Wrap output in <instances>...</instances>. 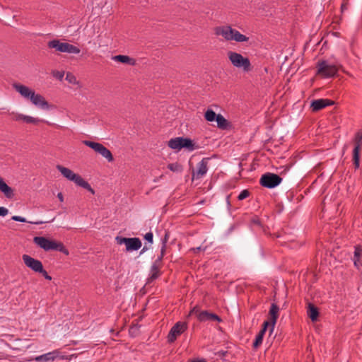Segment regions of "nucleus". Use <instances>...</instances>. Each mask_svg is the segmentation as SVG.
Listing matches in <instances>:
<instances>
[{
    "label": "nucleus",
    "mask_w": 362,
    "mask_h": 362,
    "mask_svg": "<svg viewBox=\"0 0 362 362\" xmlns=\"http://www.w3.org/2000/svg\"><path fill=\"white\" fill-rule=\"evenodd\" d=\"M13 87L23 98L30 100L35 106L42 110H49L50 108L49 104L46 101L45 98L40 94H36L35 92L29 87L20 83H14Z\"/></svg>",
    "instance_id": "nucleus-1"
},
{
    "label": "nucleus",
    "mask_w": 362,
    "mask_h": 362,
    "mask_svg": "<svg viewBox=\"0 0 362 362\" xmlns=\"http://www.w3.org/2000/svg\"><path fill=\"white\" fill-rule=\"evenodd\" d=\"M35 244L42 248L45 251L56 250L64 253L66 255H69L68 250L60 242L51 240L45 237L36 236L33 238Z\"/></svg>",
    "instance_id": "nucleus-2"
},
{
    "label": "nucleus",
    "mask_w": 362,
    "mask_h": 362,
    "mask_svg": "<svg viewBox=\"0 0 362 362\" xmlns=\"http://www.w3.org/2000/svg\"><path fill=\"white\" fill-rule=\"evenodd\" d=\"M217 35H221L226 40H235L238 42H247L249 38L230 26L217 27L215 30Z\"/></svg>",
    "instance_id": "nucleus-3"
},
{
    "label": "nucleus",
    "mask_w": 362,
    "mask_h": 362,
    "mask_svg": "<svg viewBox=\"0 0 362 362\" xmlns=\"http://www.w3.org/2000/svg\"><path fill=\"white\" fill-rule=\"evenodd\" d=\"M168 145L170 148L177 151L185 148L189 151H192L199 148V146L191 139L185 137H175L171 139L168 141Z\"/></svg>",
    "instance_id": "nucleus-4"
},
{
    "label": "nucleus",
    "mask_w": 362,
    "mask_h": 362,
    "mask_svg": "<svg viewBox=\"0 0 362 362\" xmlns=\"http://www.w3.org/2000/svg\"><path fill=\"white\" fill-rule=\"evenodd\" d=\"M47 47L49 49H54L59 52L69 54H79L81 50L78 47L68 42H62L59 40H52L47 42Z\"/></svg>",
    "instance_id": "nucleus-5"
},
{
    "label": "nucleus",
    "mask_w": 362,
    "mask_h": 362,
    "mask_svg": "<svg viewBox=\"0 0 362 362\" xmlns=\"http://www.w3.org/2000/svg\"><path fill=\"white\" fill-rule=\"evenodd\" d=\"M227 54L230 62L235 67L242 68L246 72L251 70V63L247 57L232 51H229Z\"/></svg>",
    "instance_id": "nucleus-6"
},
{
    "label": "nucleus",
    "mask_w": 362,
    "mask_h": 362,
    "mask_svg": "<svg viewBox=\"0 0 362 362\" xmlns=\"http://www.w3.org/2000/svg\"><path fill=\"white\" fill-rule=\"evenodd\" d=\"M282 181V178L277 174L266 173L262 175L259 184L266 188L272 189L278 186Z\"/></svg>",
    "instance_id": "nucleus-7"
},
{
    "label": "nucleus",
    "mask_w": 362,
    "mask_h": 362,
    "mask_svg": "<svg viewBox=\"0 0 362 362\" xmlns=\"http://www.w3.org/2000/svg\"><path fill=\"white\" fill-rule=\"evenodd\" d=\"M338 71L335 65L328 64L325 61L318 63L317 73L325 77H333Z\"/></svg>",
    "instance_id": "nucleus-8"
},
{
    "label": "nucleus",
    "mask_w": 362,
    "mask_h": 362,
    "mask_svg": "<svg viewBox=\"0 0 362 362\" xmlns=\"http://www.w3.org/2000/svg\"><path fill=\"white\" fill-rule=\"evenodd\" d=\"M187 328V325L185 322H177L170 329L168 335V341L169 343L174 342L177 337L182 334Z\"/></svg>",
    "instance_id": "nucleus-9"
},
{
    "label": "nucleus",
    "mask_w": 362,
    "mask_h": 362,
    "mask_svg": "<svg viewBox=\"0 0 362 362\" xmlns=\"http://www.w3.org/2000/svg\"><path fill=\"white\" fill-rule=\"evenodd\" d=\"M362 141V132H358L354 138V148L353 150V161L356 168L360 165V148Z\"/></svg>",
    "instance_id": "nucleus-10"
},
{
    "label": "nucleus",
    "mask_w": 362,
    "mask_h": 362,
    "mask_svg": "<svg viewBox=\"0 0 362 362\" xmlns=\"http://www.w3.org/2000/svg\"><path fill=\"white\" fill-rule=\"evenodd\" d=\"M57 169L64 177L70 181H73L77 185H78L81 181L83 180V177L81 175L74 173L69 168H65L60 165H57Z\"/></svg>",
    "instance_id": "nucleus-11"
},
{
    "label": "nucleus",
    "mask_w": 362,
    "mask_h": 362,
    "mask_svg": "<svg viewBox=\"0 0 362 362\" xmlns=\"http://www.w3.org/2000/svg\"><path fill=\"white\" fill-rule=\"evenodd\" d=\"M22 259L25 266L32 269L33 272L37 273L42 272L43 265L40 260L35 259L28 255H23L22 256Z\"/></svg>",
    "instance_id": "nucleus-12"
},
{
    "label": "nucleus",
    "mask_w": 362,
    "mask_h": 362,
    "mask_svg": "<svg viewBox=\"0 0 362 362\" xmlns=\"http://www.w3.org/2000/svg\"><path fill=\"white\" fill-rule=\"evenodd\" d=\"M209 160H210V158H204L197 164V170H193V172H192V180L200 179L206 174L207 170H208V163H209Z\"/></svg>",
    "instance_id": "nucleus-13"
},
{
    "label": "nucleus",
    "mask_w": 362,
    "mask_h": 362,
    "mask_svg": "<svg viewBox=\"0 0 362 362\" xmlns=\"http://www.w3.org/2000/svg\"><path fill=\"white\" fill-rule=\"evenodd\" d=\"M334 104V101L329 99L320 98L312 101L310 107L313 112H317L327 106Z\"/></svg>",
    "instance_id": "nucleus-14"
},
{
    "label": "nucleus",
    "mask_w": 362,
    "mask_h": 362,
    "mask_svg": "<svg viewBox=\"0 0 362 362\" xmlns=\"http://www.w3.org/2000/svg\"><path fill=\"white\" fill-rule=\"evenodd\" d=\"M198 320L201 322L205 321H217L221 322V319L216 314L209 313L207 310L201 311L198 314Z\"/></svg>",
    "instance_id": "nucleus-15"
},
{
    "label": "nucleus",
    "mask_w": 362,
    "mask_h": 362,
    "mask_svg": "<svg viewBox=\"0 0 362 362\" xmlns=\"http://www.w3.org/2000/svg\"><path fill=\"white\" fill-rule=\"evenodd\" d=\"M11 115H13L12 119L16 121L23 120V122L29 124H37L42 120L38 118H35L30 116L24 115L23 114L14 113L12 112Z\"/></svg>",
    "instance_id": "nucleus-16"
},
{
    "label": "nucleus",
    "mask_w": 362,
    "mask_h": 362,
    "mask_svg": "<svg viewBox=\"0 0 362 362\" xmlns=\"http://www.w3.org/2000/svg\"><path fill=\"white\" fill-rule=\"evenodd\" d=\"M279 306L275 303H272L271 305L269 312V314L270 315L271 327H272L271 329H270V332H272L274 330V325H275L276 320L278 319V317H279Z\"/></svg>",
    "instance_id": "nucleus-17"
},
{
    "label": "nucleus",
    "mask_w": 362,
    "mask_h": 362,
    "mask_svg": "<svg viewBox=\"0 0 362 362\" xmlns=\"http://www.w3.org/2000/svg\"><path fill=\"white\" fill-rule=\"evenodd\" d=\"M59 356V352L57 350H54L52 352L47 353L45 354L37 356L35 361L38 362H49L53 361L55 358Z\"/></svg>",
    "instance_id": "nucleus-18"
},
{
    "label": "nucleus",
    "mask_w": 362,
    "mask_h": 362,
    "mask_svg": "<svg viewBox=\"0 0 362 362\" xmlns=\"http://www.w3.org/2000/svg\"><path fill=\"white\" fill-rule=\"evenodd\" d=\"M141 245V241L139 238H129L126 246V250L128 252L138 250Z\"/></svg>",
    "instance_id": "nucleus-19"
},
{
    "label": "nucleus",
    "mask_w": 362,
    "mask_h": 362,
    "mask_svg": "<svg viewBox=\"0 0 362 362\" xmlns=\"http://www.w3.org/2000/svg\"><path fill=\"white\" fill-rule=\"evenodd\" d=\"M0 191L8 199L12 198L14 195L13 189L1 177H0Z\"/></svg>",
    "instance_id": "nucleus-20"
},
{
    "label": "nucleus",
    "mask_w": 362,
    "mask_h": 362,
    "mask_svg": "<svg viewBox=\"0 0 362 362\" xmlns=\"http://www.w3.org/2000/svg\"><path fill=\"white\" fill-rule=\"evenodd\" d=\"M307 314L313 322H315L317 320L319 316L318 309L315 305H314L311 303H308V304Z\"/></svg>",
    "instance_id": "nucleus-21"
},
{
    "label": "nucleus",
    "mask_w": 362,
    "mask_h": 362,
    "mask_svg": "<svg viewBox=\"0 0 362 362\" xmlns=\"http://www.w3.org/2000/svg\"><path fill=\"white\" fill-rule=\"evenodd\" d=\"M112 59L116 62L122 63V64H130V65L135 64V59L133 58H131L127 55H121V54L116 55V56L112 57Z\"/></svg>",
    "instance_id": "nucleus-22"
},
{
    "label": "nucleus",
    "mask_w": 362,
    "mask_h": 362,
    "mask_svg": "<svg viewBox=\"0 0 362 362\" xmlns=\"http://www.w3.org/2000/svg\"><path fill=\"white\" fill-rule=\"evenodd\" d=\"M362 257V248L360 245H356L354 247V263L356 267H359L362 264L361 262V258Z\"/></svg>",
    "instance_id": "nucleus-23"
},
{
    "label": "nucleus",
    "mask_w": 362,
    "mask_h": 362,
    "mask_svg": "<svg viewBox=\"0 0 362 362\" xmlns=\"http://www.w3.org/2000/svg\"><path fill=\"white\" fill-rule=\"evenodd\" d=\"M160 268L156 266L151 265V274L149 277L147 279V283H151L156 279H157L161 274L160 271Z\"/></svg>",
    "instance_id": "nucleus-24"
},
{
    "label": "nucleus",
    "mask_w": 362,
    "mask_h": 362,
    "mask_svg": "<svg viewBox=\"0 0 362 362\" xmlns=\"http://www.w3.org/2000/svg\"><path fill=\"white\" fill-rule=\"evenodd\" d=\"M216 121L217 127L221 129H228L230 126L229 122L221 114H218Z\"/></svg>",
    "instance_id": "nucleus-25"
},
{
    "label": "nucleus",
    "mask_w": 362,
    "mask_h": 362,
    "mask_svg": "<svg viewBox=\"0 0 362 362\" xmlns=\"http://www.w3.org/2000/svg\"><path fill=\"white\" fill-rule=\"evenodd\" d=\"M83 143L86 146H87L90 147V148H92L93 150H94L96 153L101 154V149L103 148V146H104L103 144L98 143V142L88 141V140H84V141H83Z\"/></svg>",
    "instance_id": "nucleus-26"
},
{
    "label": "nucleus",
    "mask_w": 362,
    "mask_h": 362,
    "mask_svg": "<svg viewBox=\"0 0 362 362\" xmlns=\"http://www.w3.org/2000/svg\"><path fill=\"white\" fill-rule=\"evenodd\" d=\"M265 332L260 330L258 334L256 336L255 339L253 342L252 346L254 349H257L262 343L263 337Z\"/></svg>",
    "instance_id": "nucleus-27"
},
{
    "label": "nucleus",
    "mask_w": 362,
    "mask_h": 362,
    "mask_svg": "<svg viewBox=\"0 0 362 362\" xmlns=\"http://www.w3.org/2000/svg\"><path fill=\"white\" fill-rule=\"evenodd\" d=\"M218 114L211 110L208 109L204 113V118L208 122H214L216 119Z\"/></svg>",
    "instance_id": "nucleus-28"
},
{
    "label": "nucleus",
    "mask_w": 362,
    "mask_h": 362,
    "mask_svg": "<svg viewBox=\"0 0 362 362\" xmlns=\"http://www.w3.org/2000/svg\"><path fill=\"white\" fill-rule=\"evenodd\" d=\"M11 219L15 221L23 222V223H30L31 224H35V225H40V224H42L43 223H45L42 221H27L25 218L19 216H13L11 217Z\"/></svg>",
    "instance_id": "nucleus-29"
},
{
    "label": "nucleus",
    "mask_w": 362,
    "mask_h": 362,
    "mask_svg": "<svg viewBox=\"0 0 362 362\" xmlns=\"http://www.w3.org/2000/svg\"><path fill=\"white\" fill-rule=\"evenodd\" d=\"M100 155L106 158L108 162H112L114 160V158L111 151L105 146H103V148L101 149Z\"/></svg>",
    "instance_id": "nucleus-30"
},
{
    "label": "nucleus",
    "mask_w": 362,
    "mask_h": 362,
    "mask_svg": "<svg viewBox=\"0 0 362 362\" xmlns=\"http://www.w3.org/2000/svg\"><path fill=\"white\" fill-rule=\"evenodd\" d=\"M168 168L170 170H171L173 172H176V173H180L183 170V168H182V165H180L178 163H173L168 164Z\"/></svg>",
    "instance_id": "nucleus-31"
},
{
    "label": "nucleus",
    "mask_w": 362,
    "mask_h": 362,
    "mask_svg": "<svg viewBox=\"0 0 362 362\" xmlns=\"http://www.w3.org/2000/svg\"><path fill=\"white\" fill-rule=\"evenodd\" d=\"M78 186H80V187L87 189L88 192H90L93 194H95V190L91 187L90 184L88 182H86L83 178L81 181V182L79 183V185Z\"/></svg>",
    "instance_id": "nucleus-32"
},
{
    "label": "nucleus",
    "mask_w": 362,
    "mask_h": 362,
    "mask_svg": "<svg viewBox=\"0 0 362 362\" xmlns=\"http://www.w3.org/2000/svg\"><path fill=\"white\" fill-rule=\"evenodd\" d=\"M66 80L70 83L76 84L77 83L76 76L70 72L66 74Z\"/></svg>",
    "instance_id": "nucleus-33"
},
{
    "label": "nucleus",
    "mask_w": 362,
    "mask_h": 362,
    "mask_svg": "<svg viewBox=\"0 0 362 362\" xmlns=\"http://www.w3.org/2000/svg\"><path fill=\"white\" fill-rule=\"evenodd\" d=\"M250 194V192L248 189H244L238 195V200H243L248 197Z\"/></svg>",
    "instance_id": "nucleus-34"
},
{
    "label": "nucleus",
    "mask_w": 362,
    "mask_h": 362,
    "mask_svg": "<svg viewBox=\"0 0 362 362\" xmlns=\"http://www.w3.org/2000/svg\"><path fill=\"white\" fill-rule=\"evenodd\" d=\"M129 238H124L121 236H117L115 240L119 245L124 244L126 246Z\"/></svg>",
    "instance_id": "nucleus-35"
},
{
    "label": "nucleus",
    "mask_w": 362,
    "mask_h": 362,
    "mask_svg": "<svg viewBox=\"0 0 362 362\" xmlns=\"http://www.w3.org/2000/svg\"><path fill=\"white\" fill-rule=\"evenodd\" d=\"M52 76L62 81L64 78V72L54 70L52 71Z\"/></svg>",
    "instance_id": "nucleus-36"
},
{
    "label": "nucleus",
    "mask_w": 362,
    "mask_h": 362,
    "mask_svg": "<svg viewBox=\"0 0 362 362\" xmlns=\"http://www.w3.org/2000/svg\"><path fill=\"white\" fill-rule=\"evenodd\" d=\"M146 241L148 243L152 244L153 242V234L152 232H148L144 236Z\"/></svg>",
    "instance_id": "nucleus-37"
},
{
    "label": "nucleus",
    "mask_w": 362,
    "mask_h": 362,
    "mask_svg": "<svg viewBox=\"0 0 362 362\" xmlns=\"http://www.w3.org/2000/svg\"><path fill=\"white\" fill-rule=\"evenodd\" d=\"M168 239H169V232L165 230L164 236L161 238L162 245H167Z\"/></svg>",
    "instance_id": "nucleus-38"
},
{
    "label": "nucleus",
    "mask_w": 362,
    "mask_h": 362,
    "mask_svg": "<svg viewBox=\"0 0 362 362\" xmlns=\"http://www.w3.org/2000/svg\"><path fill=\"white\" fill-rule=\"evenodd\" d=\"M39 273L41 274L45 277V279L49 281L52 280L51 276L48 274V273L44 269V268H42V272H40Z\"/></svg>",
    "instance_id": "nucleus-39"
},
{
    "label": "nucleus",
    "mask_w": 362,
    "mask_h": 362,
    "mask_svg": "<svg viewBox=\"0 0 362 362\" xmlns=\"http://www.w3.org/2000/svg\"><path fill=\"white\" fill-rule=\"evenodd\" d=\"M8 213V210L4 207V206H0V216H5L6 215H7Z\"/></svg>",
    "instance_id": "nucleus-40"
},
{
    "label": "nucleus",
    "mask_w": 362,
    "mask_h": 362,
    "mask_svg": "<svg viewBox=\"0 0 362 362\" xmlns=\"http://www.w3.org/2000/svg\"><path fill=\"white\" fill-rule=\"evenodd\" d=\"M269 325H271V321L270 322L264 321L262 325V328L261 329V330L266 332Z\"/></svg>",
    "instance_id": "nucleus-41"
},
{
    "label": "nucleus",
    "mask_w": 362,
    "mask_h": 362,
    "mask_svg": "<svg viewBox=\"0 0 362 362\" xmlns=\"http://www.w3.org/2000/svg\"><path fill=\"white\" fill-rule=\"evenodd\" d=\"M199 313H201V312L199 311V308H198V307H197V306L194 307V308H192V310H191V312H190V313H191V314H195V315H197V317H198V314H199Z\"/></svg>",
    "instance_id": "nucleus-42"
},
{
    "label": "nucleus",
    "mask_w": 362,
    "mask_h": 362,
    "mask_svg": "<svg viewBox=\"0 0 362 362\" xmlns=\"http://www.w3.org/2000/svg\"><path fill=\"white\" fill-rule=\"evenodd\" d=\"M162 264H162V261H160V259H156L153 262V263L152 264V265H153V266H156V267H160V268H161V267H162Z\"/></svg>",
    "instance_id": "nucleus-43"
},
{
    "label": "nucleus",
    "mask_w": 362,
    "mask_h": 362,
    "mask_svg": "<svg viewBox=\"0 0 362 362\" xmlns=\"http://www.w3.org/2000/svg\"><path fill=\"white\" fill-rule=\"evenodd\" d=\"M166 247H167V245H162V246H161L160 254L164 256L165 255Z\"/></svg>",
    "instance_id": "nucleus-44"
},
{
    "label": "nucleus",
    "mask_w": 362,
    "mask_h": 362,
    "mask_svg": "<svg viewBox=\"0 0 362 362\" xmlns=\"http://www.w3.org/2000/svg\"><path fill=\"white\" fill-rule=\"evenodd\" d=\"M138 329V327H132L130 329H129V333L131 334H133V333H135V332Z\"/></svg>",
    "instance_id": "nucleus-45"
},
{
    "label": "nucleus",
    "mask_w": 362,
    "mask_h": 362,
    "mask_svg": "<svg viewBox=\"0 0 362 362\" xmlns=\"http://www.w3.org/2000/svg\"><path fill=\"white\" fill-rule=\"evenodd\" d=\"M205 250V248H204V249H203V248H202V247H196V248H193V249H192V250L194 251V252H199V251H201V250Z\"/></svg>",
    "instance_id": "nucleus-46"
},
{
    "label": "nucleus",
    "mask_w": 362,
    "mask_h": 362,
    "mask_svg": "<svg viewBox=\"0 0 362 362\" xmlns=\"http://www.w3.org/2000/svg\"><path fill=\"white\" fill-rule=\"evenodd\" d=\"M149 249V247H148L146 245H144V247L141 249V250L140 251V255H142L143 253H144L146 251H147Z\"/></svg>",
    "instance_id": "nucleus-47"
},
{
    "label": "nucleus",
    "mask_w": 362,
    "mask_h": 362,
    "mask_svg": "<svg viewBox=\"0 0 362 362\" xmlns=\"http://www.w3.org/2000/svg\"><path fill=\"white\" fill-rule=\"evenodd\" d=\"M347 6H348V3L347 2L343 3L341 4V8L342 11H344L345 9H346Z\"/></svg>",
    "instance_id": "nucleus-48"
},
{
    "label": "nucleus",
    "mask_w": 362,
    "mask_h": 362,
    "mask_svg": "<svg viewBox=\"0 0 362 362\" xmlns=\"http://www.w3.org/2000/svg\"><path fill=\"white\" fill-rule=\"evenodd\" d=\"M252 222L256 225H260V221L257 218H254Z\"/></svg>",
    "instance_id": "nucleus-49"
},
{
    "label": "nucleus",
    "mask_w": 362,
    "mask_h": 362,
    "mask_svg": "<svg viewBox=\"0 0 362 362\" xmlns=\"http://www.w3.org/2000/svg\"><path fill=\"white\" fill-rule=\"evenodd\" d=\"M57 197L59 198V199L61 202H63V201H64L63 194H62L61 192L58 193V194H57Z\"/></svg>",
    "instance_id": "nucleus-50"
},
{
    "label": "nucleus",
    "mask_w": 362,
    "mask_h": 362,
    "mask_svg": "<svg viewBox=\"0 0 362 362\" xmlns=\"http://www.w3.org/2000/svg\"><path fill=\"white\" fill-rule=\"evenodd\" d=\"M163 257H164V255L160 254V255L157 257V259H160V261H163Z\"/></svg>",
    "instance_id": "nucleus-51"
},
{
    "label": "nucleus",
    "mask_w": 362,
    "mask_h": 362,
    "mask_svg": "<svg viewBox=\"0 0 362 362\" xmlns=\"http://www.w3.org/2000/svg\"><path fill=\"white\" fill-rule=\"evenodd\" d=\"M284 168H285V169H284V172H286V171H287V170H289V168H290V167H289V166H286V167H284Z\"/></svg>",
    "instance_id": "nucleus-52"
},
{
    "label": "nucleus",
    "mask_w": 362,
    "mask_h": 362,
    "mask_svg": "<svg viewBox=\"0 0 362 362\" xmlns=\"http://www.w3.org/2000/svg\"><path fill=\"white\" fill-rule=\"evenodd\" d=\"M227 202H228V204L230 206V202H229V196L227 197Z\"/></svg>",
    "instance_id": "nucleus-53"
}]
</instances>
